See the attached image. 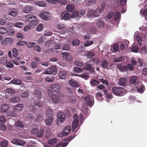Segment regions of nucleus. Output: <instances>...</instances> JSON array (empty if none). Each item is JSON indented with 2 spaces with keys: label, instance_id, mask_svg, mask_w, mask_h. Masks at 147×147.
I'll return each instance as SVG.
<instances>
[{
  "label": "nucleus",
  "instance_id": "nucleus-21",
  "mask_svg": "<svg viewBox=\"0 0 147 147\" xmlns=\"http://www.w3.org/2000/svg\"><path fill=\"white\" fill-rule=\"evenodd\" d=\"M20 100L19 97L16 96L10 99L9 101L11 103H17L19 102Z\"/></svg>",
  "mask_w": 147,
  "mask_h": 147
},
{
  "label": "nucleus",
  "instance_id": "nucleus-55",
  "mask_svg": "<svg viewBox=\"0 0 147 147\" xmlns=\"http://www.w3.org/2000/svg\"><path fill=\"white\" fill-rule=\"evenodd\" d=\"M68 99L70 103H74L75 102V98L74 96L71 95L68 97Z\"/></svg>",
  "mask_w": 147,
  "mask_h": 147
},
{
  "label": "nucleus",
  "instance_id": "nucleus-50",
  "mask_svg": "<svg viewBox=\"0 0 147 147\" xmlns=\"http://www.w3.org/2000/svg\"><path fill=\"white\" fill-rule=\"evenodd\" d=\"M7 32V30L5 28L3 27L0 28V34H2L6 35Z\"/></svg>",
  "mask_w": 147,
  "mask_h": 147
},
{
  "label": "nucleus",
  "instance_id": "nucleus-59",
  "mask_svg": "<svg viewBox=\"0 0 147 147\" xmlns=\"http://www.w3.org/2000/svg\"><path fill=\"white\" fill-rule=\"evenodd\" d=\"M136 38L138 44L140 45H141L142 44V39L141 37L140 36H137Z\"/></svg>",
  "mask_w": 147,
  "mask_h": 147
},
{
  "label": "nucleus",
  "instance_id": "nucleus-14",
  "mask_svg": "<svg viewBox=\"0 0 147 147\" xmlns=\"http://www.w3.org/2000/svg\"><path fill=\"white\" fill-rule=\"evenodd\" d=\"M19 13L18 10L17 9H12L9 12V15L13 17H15Z\"/></svg>",
  "mask_w": 147,
  "mask_h": 147
},
{
  "label": "nucleus",
  "instance_id": "nucleus-17",
  "mask_svg": "<svg viewBox=\"0 0 147 147\" xmlns=\"http://www.w3.org/2000/svg\"><path fill=\"white\" fill-rule=\"evenodd\" d=\"M9 107L8 105L4 104L2 105L0 109V112L1 113H4L7 111L9 109Z\"/></svg>",
  "mask_w": 147,
  "mask_h": 147
},
{
  "label": "nucleus",
  "instance_id": "nucleus-46",
  "mask_svg": "<svg viewBox=\"0 0 147 147\" xmlns=\"http://www.w3.org/2000/svg\"><path fill=\"white\" fill-rule=\"evenodd\" d=\"M74 64L76 66L80 67H82L84 65V64L83 63L78 61H75L74 62Z\"/></svg>",
  "mask_w": 147,
  "mask_h": 147
},
{
  "label": "nucleus",
  "instance_id": "nucleus-47",
  "mask_svg": "<svg viewBox=\"0 0 147 147\" xmlns=\"http://www.w3.org/2000/svg\"><path fill=\"white\" fill-rule=\"evenodd\" d=\"M43 24H40L36 28V30L40 32L42 30L43 28Z\"/></svg>",
  "mask_w": 147,
  "mask_h": 147
},
{
  "label": "nucleus",
  "instance_id": "nucleus-22",
  "mask_svg": "<svg viewBox=\"0 0 147 147\" xmlns=\"http://www.w3.org/2000/svg\"><path fill=\"white\" fill-rule=\"evenodd\" d=\"M100 82L95 79H92L90 81V84L92 86H96Z\"/></svg>",
  "mask_w": 147,
  "mask_h": 147
},
{
  "label": "nucleus",
  "instance_id": "nucleus-1",
  "mask_svg": "<svg viewBox=\"0 0 147 147\" xmlns=\"http://www.w3.org/2000/svg\"><path fill=\"white\" fill-rule=\"evenodd\" d=\"M105 3L103 2L100 7H97L95 10L93 9L90 10L88 12V15L90 17H97L99 16L100 14L105 10Z\"/></svg>",
  "mask_w": 147,
  "mask_h": 147
},
{
  "label": "nucleus",
  "instance_id": "nucleus-38",
  "mask_svg": "<svg viewBox=\"0 0 147 147\" xmlns=\"http://www.w3.org/2000/svg\"><path fill=\"white\" fill-rule=\"evenodd\" d=\"M37 5L41 7H45L46 6V3L42 1H37L35 2Z\"/></svg>",
  "mask_w": 147,
  "mask_h": 147
},
{
  "label": "nucleus",
  "instance_id": "nucleus-58",
  "mask_svg": "<svg viewBox=\"0 0 147 147\" xmlns=\"http://www.w3.org/2000/svg\"><path fill=\"white\" fill-rule=\"evenodd\" d=\"M12 51L13 57L14 58L16 57L18 55L17 49L16 48H14L12 49Z\"/></svg>",
  "mask_w": 147,
  "mask_h": 147
},
{
  "label": "nucleus",
  "instance_id": "nucleus-42",
  "mask_svg": "<svg viewBox=\"0 0 147 147\" xmlns=\"http://www.w3.org/2000/svg\"><path fill=\"white\" fill-rule=\"evenodd\" d=\"M57 29L59 30H61L65 28V25L62 23H61L57 25Z\"/></svg>",
  "mask_w": 147,
  "mask_h": 147
},
{
  "label": "nucleus",
  "instance_id": "nucleus-62",
  "mask_svg": "<svg viewBox=\"0 0 147 147\" xmlns=\"http://www.w3.org/2000/svg\"><path fill=\"white\" fill-rule=\"evenodd\" d=\"M91 61L93 63L95 64H97L99 63V59L98 58L96 57L92 59H91Z\"/></svg>",
  "mask_w": 147,
  "mask_h": 147
},
{
  "label": "nucleus",
  "instance_id": "nucleus-49",
  "mask_svg": "<svg viewBox=\"0 0 147 147\" xmlns=\"http://www.w3.org/2000/svg\"><path fill=\"white\" fill-rule=\"evenodd\" d=\"M39 15L45 20H47L48 19V16L44 14V13H41L39 14Z\"/></svg>",
  "mask_w": 147,
  "mask_h": 147
},
{
  "label": "nucleus",
  "instance_id": "nucleus-40",
  "mask_svg": "<svg viewBox=\"0 0 147 147\" xmlns=\"http://www.w3.org/2000/svg\"><path fill=\"white\" fill-rule=\"evenodd\" d=\"M140 13L144 16L146 20H147V9H145L144 10H142L140 11Z\"/></svg>",
  "mask_w": 147,
  "mask_h": 147
},
{
  "label": "nucleus",
  "instance_id": "nucleus-4",
  "mask_svg": "<svg viewBox=\"0 0 147 147\" xmlns=\"http://www.w3.org/2000/svg\"><path fill=\"white\" fill-rule=\"evenodd\" d=\"M113 93L117 96H121L123 93V89L121 87L114 86L112 88Z\"/></svg>",
  "mask_w": 147,
  "mask_h": 147
},
{
  "label": "nucleus",
  "instance_id": "nucleus-32",
  "mask_svg": "<svg viewBox=\"0 0 147 147\" xmlns=\"http://www.w3.org/2000/svg\"><path fill=\"white\" fill-rule=\"evenodd\" d=\"M44 131V130L42 129H40L36 133L37 136L38 137H42L43 135Z\"/></svg>",
  "mask_w": 147,
  "mask_h": 147
},
{
  "label": "nucleus",
  "instance_id": "nucleus-43",
  "mask_svg": "<svg viewBox=\"0 0 147 147\" xmlns=\"http://www.w3.org/2000/svg\"><path fill=\"white\" fill-rule=\"evenodd\" d=\"M34 104L35 105L39 107H42L43 106V104L40 100L34 101Z\"/></svg>",
  "mask_w": 147,
  "mask_h": 147
},
{
  "label": "nucleus",
  "instance_id": "nucleus-57",
  "mask_svg": "<svg viewBox=\"0 0 147 147\" xmlns=\"http://www.w3.org/2000/svg\"><path fill=\"white\" fill-rule=\"evenodd\" d=\"M94 55V54L93 52H89L86 53L87 57L89 58H92Z\"/></svg>",
  "mask_w": 147,
  "mask_h": 147
},
{
  "label": "nucleus",
  "instance_id": "nucleus-25",
  "mask_svg": "<svg viewBox=\"0 0 147 147\" xmlns=\"http://www.w3.org/2000/svg\"><path fill=\"white\" fill-rule=\"evenodd\" d=\"M104 94L105 95L107 98L108 99L112 98L113 96L111 94L109 93L107 90L105 89L103 90Z\"/></svg>",
  "mask_w": 147,
  "mask_h": 147
},
{
  "label": "nucleus",
  "instance_id": "nucleus-41",
  "mask_svg": "<svg viewBox=\"0 0 147 147\" xmlns=\"http://www.w3.org/2000/svg\"><path fill=\"white\" fill-rule=\"evenodd\" d=\"M46 114L49 117H53V113L52 110L50 108H48Z\"/></svg>",
  "mask_w": 147,
  "mask_h": 147
},
{
  "label": "nucleus",
  "instance_id": "nucleus-15",
  "mask_svg": "<svg viewBox=\"0 0 147 147\" xmlns=\"http://www.w3.org/2000/svg\"><path fill=\"white\" fill-rule=\"evenodd\" d=\"M71 127L70 126H67L64 128L62 131L63 134V136H67L70 131Z\"/></svg>",
  "mask_w": 147,
  "mask_h": 147
},
{
  "label": "nucleus",
  "instance_id": "nucleus-34",
  "mask_svg": "<svg viewBox=\"0 0 147 147\" xmlns=\"http://www.w3.org/2000/svg\"><path fill=\"white\" fill-rule=\"evenodd\" d=\"M7 59L6 57H2L0 60V63L2 64H5L7 62Z\"/></svg>",
  "mask_w": 147,
  "mask_h": 147
},
{
  "label": "nucleus",
  "instance_id": "nucleus-24",
  "mask_svg": "<svg viewBox=\"0 0 147 147\" xmlns=\"http://www.w3.org/2000/svg\"><path fill=\"white\" fill-rule=\"evenodd\" d=\"M74 9V6L73 5L69 4L66 7V10L69 12L72 11Z\"/></svg>",
  "mask_w": 147,
  "mask_h": 147
},
{
  "label": "nucleus",
  "instance_id": "nucleus-61",
  "mask_svg": "<svg viewBox=\"0 0 147 147\" xmlns=\"http://www.w3.org/2000/svg\"><path fill=\"white\" fill-rule=\"evenodd\" d=\"M93 41L91 40L88 41L86 42L84 44V46L85 47H88L91 45L93 44Z\"/></svg>",
  "mask_w": 147,
  "mask_h": 147
},
{
  "label": "nucleus",
  "instance_id": "nucleus-60",
  "mask_svg": "<svg viewBox=\"0 0 147 147\" xmlns=\"http://www.w3.org/2000/svg\"><path fill=\"white\" fill-rule=\"evenodd\" d=\"M80 42V41L79 40L76 39L73 40L72 41V44L73 46H76L78 45Z\"/></svg>",
  "mask_w": 147,
  "mask_h": 147
},
{
  "label": "nucleus",
  "instance_id": "nucleus-52",
  "mask_svg": "<svg viewBox=\"0 0 147 147\" xmlns=\"http://www.w3.org/2000/svg\"><path fill=\"white\" fill-rule=\"evenodd\" d=\"M74 70L76 72L80 73L82 72L83 69L82 68L77 67H75L74 68Z\"/></svg>",
  "mask_w": 147,
  "mask_h": 147
},
{
  "label": "nucleus",
  "instance_id": "nucleus-28",
  "mask_svg": "<svg viewBox=\"0 0 147 147\" xmlns=\"http://www.w3.org/2000/svg\"><path fill=\"white\" fill-rule=\"evenodd\" d=\"M126 79L125 78H120L118 82V84L120 86H123L126 81Z\"/></svg>",
  "mask_w": 147,
  "mask_h": 147
},
{
  "label": "nucleus",
  "instance_id": "nucleus-56",
  "mask_svg": "<svg viewBox=\"0 0 147 147\" xmlns=\"http://www.w3.org/2000/svg\"><path fill=\"white\" fill-rule=\"evenodd\" d=\"M79 77L87 80L89 77V76L86 74L83 73L82 74L79 75Z\"/></svg>",
  "mask_w": 147,
  "mask_h": 147
},
{
  "label": "nucleus",
  "instance_id": "nucleus-27",
  "mask_svg": "<svg viewBox=\"0 0 147 147\" xmlns=\"http://www.w3.org/2000/svg\"><path fill=\"white\" fill-rule=\"evenodd\" d=\"M22 81L19 79H13L10 82V83L16 85H20L22 83Z\"/></svg>",
  "mask_w": 147,
  "mask_h": 147
},
{
  "label": "nucleus",
  "instance_id": "nucleus-64",
  "mask_svg": "<svg viewBox=\"0 0 147 147\" xmlns=\"http://www.w3.org/2000/svg\"><path fill=\"white\" fill-rule=\"evenodd\" d=\"M123 59L121 57H115L114 59V61L116 62H120L122 61Z\"/></svg>",
  "mask_w": 147,
  "mask_h": 147
},
{
  "label": "nucleus",
  "instance_id": "nucleus-23",
  "mask_svg": "<svg viewBox=\"0 0 147 147\" xmlns=\"http://www.w3.org/2000/svg\"><path fill=\"white\" fill-rule=\"evenodd\" d=\"M53 117H48L45 120L46 125H50L53 121Z\"/></svg>",
  "mask_w": 147,
  "mask_h": 147
},
{
  "label": "nucleus",
  "instance_id": "nucleus-39",
  "mask_svg": "<svg viewBox=\"0 0 147 147\" xmlns=\"http://www.w3.org/2000/svg\"><path fill=\"white\" fill-rule=\"evenodd\" d=\"M5 92L9 94H13L15 93V91L12 88H7L5 90Z\"/></svg>",
  "mask_w": 147,
  "mask_h": 147
},
{
  "label": "nucleus",
  "instance_id": "nucleus-44",
  "mask_svg": "<svg viewBox=\"0 0 147 147\" xmlns=\"http://www.w3.org/2000/svg\"><path fill=\"white\" fill-rule=\"evenodd\" d=\"M23 25V24L22 22H19L14 24L13 26H14L20 28L22 27Z\"/></svg>",
  "mask_w": 147,
  "mask_h": 147
},
{
  "label": "nucleus",
  "instance_id": "nucleus-33",
  "mask_svg": "<svg viewBox=\"0 0 147 147\" xmlns=\"http://www.w3.org/2000/svg\"><path fill=\"white\" fill-rule=\"evenodd\" d=\"M121 14L119 12H117L114 15V20L115 21H117L121 17Z\"/></svg>",
  "mask_w": 147,
  "mask_h": 147
},
{
  "label": "nucleus",
  "instance_id": "nucleus-36",
  "mask_svg": "<svg viewBox=\"0 0 147 147\" xmlns=\"http://www.w3.org/2000/svg\"><path fill=\"white\" fill-rule=\"evenodd\" d=\"M9 143L7 140L2 141L1 142V147H6L8 146Z\"/></svg>",
  "mask_w": 147,
  "mask_h": 147
},
{
  "label": "nucleus",
  "instance_id": "nucleus-30",
  "mask_svg": "<svg viewBox=\"0 0 147 147\" xmlns=\"http://www.w3.org/2000/svg\"><path fill=\"white\" fill-rule=\"evenodd\" d=\"M57 140L55 138L50 139L48 141V144L50 145H54L57 142Z\"/></svg>",
  "mask_w": 147,
  "mask_h": 147
},
{
  "label": "nucleus",
  "instance_id": "nucleus-10",
  "mask_svg": "<svg viewBox=\"0 0 147 147\" xmlns=\"http://www.w3.org/2000/svg\"><path fill=\"white\" fill-rule=\"evenodd\" d=\"M78 119H75L72 123V130L74 132H75L77 131L76 129L78 127Z\"/></svg>",
  "mask_w": 147,
  "mask_h": 147
},
{
  "label": "nucleus",
  "instance_id": "nucleus-5",
  "mask_svg": "<svg viewBox=\"0 0 147 147\" xmlns=\"http://www.w3.org/2000/svg\"><path fill=\"white\" fill-rule=\"evenodd\" d=\"M83 69L85 71H88L91 74L93 73L95 71V67H92L88 62L85 63V65L83 67Z\"/></svg>",
  "mask_w": 147,
  "mask_h": 147
},
{
  "label": "nucleus",
  "instance_id": "nucleus-7",
  "mask_svg": "<svg viewBox=\"0 0 147 147\" xmlns=\"http://www.w3.org/2000/svg\"><path fill=\"white\" fill-rule=\"evenodd\" d=\"M51 99L53 104H57L59 100L60 96L57 94H53L51 96Z\"/></svg>",
  "mask_w": 147,
  "mask_h": 147
},
{
  "label": "nucleus",
  "instance_id": "nucleus-11",
  "mask_svg": "<svg viewBox=\"0 0 147 147\" xmlns=\"http://www.w3.org/2000/svg\"><path fill=\"white\" fill-rule=\"evenodd\" d=\"M41 93L40 91L38 90H36L35 92L34 100H40L42 98Z\"/></svg>",
  "mask_w": 147,
  "mask_h": 147
},
{
  "label": "nucleus",
  "instance_id": "nucleus-31",
  "mask_svg": "<svg viewBox=\"0 0 147 147\" xmlns=\"http://www.w3.org/2000/svg\"><path fill=\"white\" fill-rule=\"evenodd\" d=\"M32 6L31 7L30 6H26L23 9V12L26 13H29L31 10V8L32 7Z\"/></svg>",
  "mask_w": 147,
  "mask_h": 147
},
{
  "label": "nucleus",
  "instance_id": "nucleus-20",
  "mask_svg": "<svg viewBox=\"0 0 147 147\" xmlns=\"http://www.w3.org/2000/svg\"><path fill=\"white\" fill-rule=\"evenodd\" d=\"M23 108V105L21 104H18L15 105L14 108V110L16 112L20 111L22 110Z\"/></svg>",
  "mask_w": 147,
  "mask_h": 147
},
{
  "label": "nucleus",
  "instance_id": "nucleus-13",
  "mask_svg": "<svg viewBox=\"0 0 147 147\" xmlns=\"http://www.w3.org/2000/svg\"><path fill=\"white\" fill-rule=\"evenodd\" d=\"M67 73L66 71L63 70L60 71L59 73V78L61 79H65L66 77Z\"/></svg>",
  "mask_w": 147,
  "mask_h": 147
},
{
  "label": "nucleus",
  "instance_id": "nucleus-6",
  "mask_svg": "<svg viewBox=\"0 0 147 147\" xmlns=\"http://www.w3.org/2000/svg\"><path fill=\"white\" fill-rule=\"evenodd\" d=\"M94 98L92 96H88L84 98V101L85 103L91 107L94 103Z\"/></svg>",
  "mask_w": 147,
  "mask_h": 147
},
{
  "label": "nucleus",
  "instance_id": "nucleus-29",
  "mask_svg": "<svg viewBox=\"0 0 147 147\" xmlns=\"http://www.w3.org/2000/svg\"><path fill=\"white\" fill-rule=\"evenodd\" d=\"M16 126L20 128H23L24 125L23 123L20 121H18L15 123Z\"/></svg>",
  "mask_w": 147,
  "mask_h": 147
},
{
  "label": "nucleus",
  "instance_id": "nucleus-9",
  "mask_svg": "<svg viewBox=\"0 0 147 147\" xmlns=\"http://www.w3.org/2000/svg\"><path fill=\"white\" fill-rule=\"evenodd\" d=\"M11 142L15 144L21 146H23L26 143V142L23 140L16 138L14 139Z\"/></svg>",
  "mask_w": 147,
  "mask_h": 147
},
{
  "label": "nucleus",
  "instance_id": "nucleus-16",
  "mask_svg": "<svg viewBox=\"0 0 147 147\" xmlns=\"http://www.w3.org/2000/svg\"><path fill=\"white\" fill-rule=\"evenodd\" d=\"M70 15L68 13L66 12H63L61 15V17L65 20H67L70 18Z\"/></svg>",
  "mask_w": 147,
  "mask_h": 147
},
{
  "label": "nucleus",
  "instance_id": "nucleus-37",
  "mask_svg": "<svg viewBox=\"0 0 147 147\" xmlns=\"http://www.w3.org/2000/svg\"><path fill=\"white\" fill-rule=\"evenodd\" d=\"M70 48V45L69 44H64L63 45L62 50L68 51Z\"/></svg>",
  "mask_w": 147,
  "mask_h": 147
},
{
  "label": "nucleus",
  "instance_id": "nucleus-45",
  "mask_svg": "<svg viewBox=\"0 0 147 147\" xmlns=\"http://www.w3.org/2000/svg\"><path fill=\"white\" fill-rule=\"evenodd\" d=\"M137 77L136 76H133L131 77L130 79V82L131 83L134 84L137 81Z\"/></svg>",
  "mask_w": 147,
  "mask_h": 147
},
{
  "label": "nucleus",
  "instance_id": "nucleus-18",
  "mask_svg": "<svg viewBox=\"0 0 147 147\" xmlns=\"http://www.w3.org/2000/svg\"><path fill=\"white\" fill-rule=\"evenodd\" d=\"M108 62L106 60H104L102 61L100 66L103 69H108Z\"/></svg>",
  "mask_w": 147,
  "mask_h": 147
},
{
  "label": "nucleus",
  "instance_id": "nucleus-53",
  "mask_svg": "<svg viewBox=\"0 0 147 147\" xmlns=\"http://www.w3.org/2000/svg\"><path fill=\"white\" fill-rule=\"evenodd\" d=\"M27 47L28 48H30L32 47L35 45V43L34 42H26Z\"/></svg>",
  "mask_w": 147,
  "mask_h": 147
},
{
  "label": "nucleus",
  "instance_id": "nucleus-54",
  "mask_svg": "<svg viewBox=\"0 0 147 147\" xmlns=\"http://www.w3.org/2000/svg\"><path fill=\"white\" fill-rule=\"evenodd\" d=\"M15 31L12 29H9L7 30V34L9 35H13L14 34Z\"/></svg>",
  "mask_w": 147,
  "mask_h": 147
},
{
  "label": "nucleus",
  "instance_id": "nucleus-48",
  "mask_svg": "<svg viewBox=\"0 0 147 147\" xmlns=\"http://www.w3.org/2000/svg\"><path fill=\"white\" fill-rule=\"evenodd\" d=\"M46 82H53L54 80V78L53 77H51L49 76H47L45 78Z\"/></svg>",
  "mask_w": 147,
  "mask_h": 147
},
{
  "label": "nucleus",
  "instance_id": "nucleus-51",
  "mask_svg": "<svg viewBox=\"0 0 147 147\" xmlns=\"http://www.w3.org/2000/svg\"><path fill=\"white\" fill-rule=\"evenodd\" d=\"M79 15V12L77 11H74L72 13L71 17L73 18H75Z\"/></svg>",
  "mask_w": 147,
  "mask_h": 147
},
{
  "label": "nucleus",
  "instance_id": "nucleus-2",
  "mask_svg": "<svg viewBox=\"0 0 147 147\" xmlns=\"http://www.w3.org/2000/svg\"><path fill=\"white\" fill-rule=\"evenodd\" d=\"M57 72V69L55 66H53L51 67L50 68H48L47 70L44 72L40 76L41 78H42V76L43 74H56Z\"/></svg>",
  "mask_w": 147,
  "mask_h": 147
},
{
  "label": "nucleus",
  "instance_id": "nucleus-8",
  "mask_svg": "<svg viewBox=\"0 0 147 147\" xmlns=\"http://www.w3.org/2000/svg\"><path fill=\"white\" fill-rule=\"evenodd\" d=\"M61 87L57 84H53L50 86V88L53 91L58 92L60 90Z\"/></svg>",
  "mask_w": 147,
  "mask_h": 147
},
{
  "label": "nucleus",
  "instance_id": "nucleus-35",
  "mask_svg": "<svg viewBox=\"0 0 147 147\" xmlns=\"http://www.w3.org/2000/svg\"><path fill=\"white\" fill-rule=\"evenodd\" d=\"M68 143L67 142H61L56 145V147H65L68 145Z\"/></svg>",
  "mask_w": 147,
  "mask_h": 147
},
{
  "label": "nucleus",
  "instance_id": "nucleus-26",
  "mask_svg": "<svg viewBox=\"0 0 147 147\" xmlns=\"http://www.w3.org/2000/svg\"><path fill=\"white\" fill-rule=\"evenodd\" d=\"M70 84L73 87L78 88L80 87V85L76 81L72 80H70L69 82Z\"/></svg>",
  "mask_w": 147,
  "mask_h": 147
},
{
  "label": "nucleus",
  "instance_id": "nucleus-63",
  "mask_svg": "<svg viewBox=\"0 0 147 147\" xmlns=\"http://www.w3.org/2000/svg\"><path fill=\"white\" fill-rule=\"evenodd\" d=\"M34 49L38 52H40L41 51L40 47L38 45H36L34 47Z\"/></svg>",
  "mask_w": 147,
  "mask_h": 147
},
{
  "label": "nucleus",
  "instance_id": "nucleus-3",
  "mask_svg": "<svg viewBox=\"0 0 147 147\" xmlns=\"http://www.w3.org/2000/svg\"><path fill=\"white\" fill-rule=\"evenodd\" d=\"M57 124H59V123H62L65 121V118L66 115L65 113L61 112H58L57 114Z\"/></svg>",
  "mask_w": 147,
  "mask_h": 147
},
{
  "label": "nucleus",
  "instance_id": "nucleus-19",
  "mask_svg": "<svg viewBox=\"0 0 147 147\" xmlns=\"http://www.w3.org/2000/svg\"><path fill=\"white\" fill-rule=\"evenodd\" d=\"M127 0H116V5L119 6L124 5L126 4Z\"/></svg>",
  "mask_w": 147,
  "mask_h": 147
},
{
  "label": "nucleus",
  "instance_id": "nucleus-12",
  "mask_svg": "<svg viewBox=\"0 0 147 147\" xmlns=\"http://www.w3.org/2000/svg\"><path fill=\"white\" fill-rule=\"evenodd\" d=\"M105 19V18H104L100 19L98 22L96 23V26L99 28L104 26L105 25V23L104 20Z\"/></svg>",
  "mask_w": 147,
  "mask_h": 147
}]
</instances>
